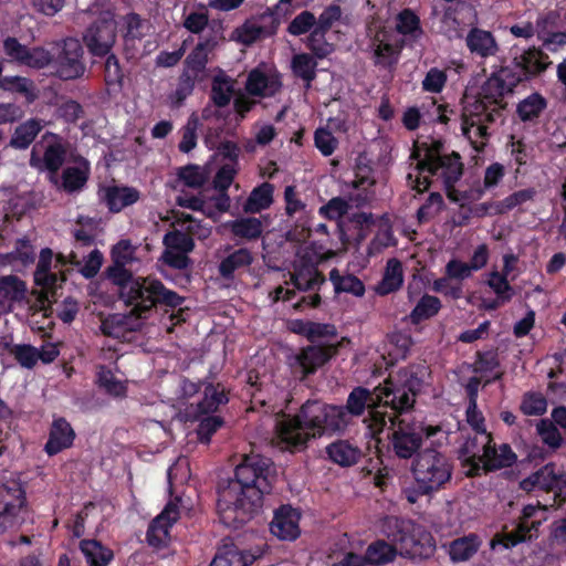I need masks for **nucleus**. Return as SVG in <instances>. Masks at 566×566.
<instances>
[{"instance_id": "nucleus-1", "label": "nucleus", "mask_w": 566, "mask_h": 566, "mask_svg": "<svg viewBox=\"0 0 566 566\" xmlns=\"http://www.w3.org/2000/svg\"><path fill=\"white\" fill-rule=\"evenodd\" d=\"M431 370L426 364H409L389 375L374 390L357 386L348 394L345 406H335L319 400L305 401L295 415H284L275 424L276 436L291 451H301L307 443L328 433L344 432L352 418H365L373 437L387 426L389 407L396 413L413 409L416 398L430 384Z\"/></svg>"}, {"instance_id": "nucleus-2", "label": "nucleus", "mask_w": 566, "mask_h": 566, "mask_svg": "<svg viewBox=\"0 0 566 566\" xmlns=\"http://www.w3.org/2000/svg\"><path fill=\"white\" fill-rule=\"evenodd\" d=\"M276 479L273 461L259 453L244 454L234 475L218 486L217 510L220 522L239 528L249 522L263 505Z\"/></svg>"}, {"instance_id": "nucleus-3", "label": "nucleus", "mask_w": 566, "mask_h": 566, "mask_svg": "<svg viewBox=\"0 0 566 566\" xmlns=\"http://www.w3.org/2000/svg\"><path fill=\"white\" fill-rule=\"evenodd\" d=\"M388 538L370 543L364 554L366 565H385L392 562L398 552L410 559H427L436 551V541L422 525L409 518L388 516L381 527Z\"/></svg>"}, {"instance_id": "nucleus-4", "label": "nucleus", "mask_w": 566, "mask_h": 566, "mask_svg": "<svg viewBox=\"0 0 566 566\" xmlns=\"http://www.w3.org/2000/svg\"><path fill=\"white\" fill-rule=\"evenodd\" d=\"M127 264L119 262L106 269V275L113 284L119 287V296L138 315L150 312L157 305L171 308L180 306L185 297L167 289L161 281L151 277H134L126 269Z\"/></svg>"}, {"instance_id": "nucleus-5", "label": "nucleus", "mask_w": 566, "mask_h": 566, "mask_svg": "<svg viewBox=\"0 0 566 566\" xmlns=\"http://www.w3.org/2000/svg\"><path fill=\"white\" fill-rule=\"evenodd\" d=\"M452 461L436 448L419 451L411 463L413 483L403 489L405 499L415 504L421 496L432 495L450 482Z\"/></svg>"}, {"instance_id": "nucleus-6", "label": "nucleus", "mask_w": 566, "mask_h": 566, "mask_svg": "<svg viewBox=\"0 0 566 566\" xmlns=\"http://www.w3.org/2000/svg\"><path fill=\"white\" fill-rule=\"evenodd\" d=\"M548 55L541 49L531 48L515 56L511 65L493 72L483 83L485 97H504L524 81H530L543 73L548 65Z\"/></svg>"}, {"instance_id": "nucleus-7", "label": "nucleus", "mask_w": 566, "mask_h": 566, "mask_svg": "<svg viewBox=\"0 0 566 566\" xmlns=\"http://www.w3.org/2000/svg\"><path fill=\"white\" fill-rule=\"evenodd\" d=\"M507 103L501 97H485L483 85L473 102L467 103L461 114V130L476 151H483L490 133L488 124L503 117Z\"/></svg>"}, {"instance_id": "nucleus-8", "label": "nucleus", "mask_w": 566, "mask_h": 566, "mask_svg": "<svg viewBox=\"0 0 566 566\" xmlns=\"http://www.w3.org/2000/svg\"><path fill=\"white\" fill-rule=\"evenodd\" d=\"M398 415L387 416V422L391 423V446L395 454L400 459H410L418 453L422 443V437L433 439L432 443L442 447L448 443L450 431L443 424L417 426L398 419Z\"/></svg>"}, {"instance_id": "nucleus-9", "label": "nucleus", "mask_w": 566, "mask_h": 566, "mask_svg": "<svg viewBox=\"0 0 566 566\" xmlns=\"http://www.w3.org/2000/svg\"><path fill=\"white\" fill-rule=\"evenodd\" d=\"M463 163L461 156L457 151H451L447 156L439 158L428 167L417 170V176L408 174L407 180L412 190L423 193L431 186L430 177L441 179L444 187L451 188L461 179L463 175Z\"/></svg>"}, {"instance_id": "nucleus-10", "label": "nucleus", "mask_w": 566, "mask_h": 566, "mask_svg": "<svg viewBox=\"0 0 566 566\" xmlns=\"http://www.w3.org/2000/svg\"><path fill=\"white\" fill-rule=\"evenodd\" d=\"M349 343L350 339L344 336L335 343L312 344L300 348L290 358V367L293 375L300 381H304L337 356L340 348Z\"/></svg>"}, {"instance_id": "nucleus-11", "label": "nucleus", "mask_w": 566, "mask_h": 566, "mask_svg": "<svg viewBox=\"0 0 566 566\" xmlns=\"http://www.w3.org/2000/svg\"><path fill=\"white\" fill-rule=\"evenodd\" d=\"M526 493L543 491L554 494V504L562 506L566 502V471L556 463L548 462L520 482Z\"/></svg>"}, {"instance_id": "nucleus-12", "label": "nucleus", "mask_w": 566, "mask_h": 566, "mask_svg": "<svg viewBox=\"0 0 566 566\" xmlns=\"http://www.w3.org/2000/svg\"><path fill=\"white\" fill-rule=\"evenodd\" d=\"M45 148L42 156H39L35 149L32 150L29 164L39 171H48V180L51 184H57V174L66 160L67 144L57 134L46 132L42 136Z\"/></svg>"}, {"instance_id": "nucleus-13", "label": "nucleus", "mask_w": 566, "mask_h": 566, "mask_svg": "<svg viewBox=\"0 0 566 566\" xmlns=\"http://www.w3.org/2000/svg\"><path fill=\"white\" fill-rule=\"evenodd\" d=\"M53 74L62 81H73L84 76L86 65L82 43L75 38H66L62 42L61 50L49 64Z\"/></svg>"}, {"instance_id": "nucleus-14", "label": "nucleus", "mask_w": 566, "mask_h": 566, "mask_svg": "<svg viewBox=\"0 0 566 566\" xmlns=\"http://www.w3.org/2000/svg\"><path fill=\"white\" fill-rule=\"evenodd\" d=\"M403 46V39H398L395 31L386 27H379L368 44L374 65L389 71L398 64Z\"/></svg>"}, {"instance_id": "nucleus-15", "label": "nucleus", "mask_w": 566, "mask_h": 566, "mask_svg": "<svg viewBox=\"0 0 566 566\" xmlns=\"http://www.w3.org/2000/svg\"><path fill=\"white\" fill-rule=\"evenodd\" d=\"M27 506V494L21 482L10 480L0 485V532L19 526L20 513Z\"/></svg>"}, {"instance_id": "nucleus-16", "label": "nucleus", "mask_w": 566, "mask_h": 566, "mask_svg": "<svg viewBox=\"0 0 566 566\" xmlns=\"http://www.w3.org/2000/svg\"><path fill=\"white\" fill-rule=\"evenodd\" d=\"M2 48L8 61L31 69H44L52 61L50 51L42 46L29 48L20 43L14 36H7L3 40Z\"/></svg>"}, {"instance_id": "nucleus-17", "label": "nucleus", "mask_w": 566, "mask_h": 566, "mask_svg": "<svg viewBox=\"0 0 566 566\" xmlns=\"http://www.w3.org/2000/svg\"><path fill=\"white\" fill-rule=\"evenodd\" d=\"M83 41L88 52L94 56H105L116 41V23L113 19L94 21L83 34Z\"/></svg>"}, {"instance_id": "nucleus-18", "label": "nucleus", "mask_w": 566, "mask_h": 566, "mask_svg": "<svg viewBox=\"0 0 566 566\" xmlns=\"http://www.w3.org/2000/svg\"><path fill=\"white\" fill-rule=\"evenodd\" d=\"M202 398L196 405L187 408L189 418H199L201 415L216 413L221 406L229 402L230 391L222 382L203 380Z\"/></svg>"}, {"instance_id": "nucleus-19", "label": "nucleus", "mask_w": 566, "mask_h": 566, "mask_svg": "<svg viewBox=\"0 0 566 566\" xmlns=\"http://www.w3.org/2000/svg\"><path fill=\"white\" fill-rule=\"evenodd\" d=\"M179 506L168 502L164 510L150 523L146 533L147 543L153 547H161L169 538L170 528L179 520Z\"/></svg>"}, {"instance_id": "nucleus-20", "label": "nucleus", "mask_w": 566, "mask_h": 566, "mask_svg": "<svg viewBox=\"0 0 566 566\" xmlns=\"http://www.w3.org/2000/svg\"><path fill=\"white\" fill-rule=\"evenodd\" d=\"M301 512L290 504H283L274 511L270 523L271 533L282 541H295L300 534Z\"/></svg>"}, {"instance_id": "nucleus-21", "label": "nucleus", "mask_w": 566, "mask_h": 566, "mask_svg": "<svg viewBox=\"0 0 566 566\" xmlns=\"http://www.w3.org/2000/svg\"><path fill=\"white\" fill-rule=\"evenodd\" d=\"M290 275L291 283L301 292L318 291L326 283V279L318 270L317 264L305 256L294 264L293 272Z\"/></svg>"}, {"instance_id": "nucleus-22", "label": "nucleus", "mask_w": 566, "mask_h": 566, "mask_svg": "<svg viewBox=\"0 0 566 566\" xmlns=\"http://www.w3.org/2000/svg\"><path fill=\"white\" fill-rule=\"evenodd\" d=\"M27 283L17 275L0 276V315L13 312L14 307L22 305L27 300Z\"/></svg>"}, {"instance_id": "nucleus-23", "label": "nucleus", "mask_w": 566, "mask_h": 566, "mask_svg": "<svg viewBox=\"0 0 566 566\" xmlns=\"http://www.w3.org/2000/svg\"><path fill=\"white\" fill-rule=\"evenodd\" d=\"M75 166H69L57 176V184H53L57 190L67 195L78 193L85 187L91 175V165L87 159L80 156Z\"/></svg>"}, {"instance_id": "nucleus-24", "label": "nucleus", "mask_w": 566, "mask_h": 566, "mask_svg": "<svg viewBox=\"0 0 566 566\" xmlns=\"http://www.w3.org/2000/svg\"><path fill=\"white\" fill-rule=\"evenodd\" d=\"M482 458H484L483 468L488 472L511 468L517 461V457L511 446L509 443H502L496 447V444L493 443L492 436L482 443Z\"/></svg>"}, {"instance_id": "nucleus-25", "label": "nucleus", "mask_w": 566, "mask_h": 566, "mask_svg": "<svg viewBox=\"0 0 566 566\" xmlns=\"http://www.w3.org/2000/svg\"><path fill=\"white\" fill-rule=\"evenodd\" d=\"M75 431L71 423L64 417L54 418L48 441L44 444V451L52 457L73 446L75 440Z\"/></svg>"}, {"instance_id": "nucleus-26", "label": "nucleus", "mask_w": 566, "mask_h": 566, "mask_svg": "<svg viewBox=\"0 0 566 566\" xmlns=\"http://www.w3.org/2000/svg\"><path fill=\"white\" fill-rule=\"evenodd\" d=\"M260 554L252 553L250 549H241L232 542H223L217 549V553L210 563V566H249Z\"/></svg>"}, {"instance_id": "nucleus-27", "label": "nucleus", "mask_w": 566, "mask_h": 566, "mask_svg": "<svg viewBox=\"0 0 566 566\" xmlns=\"http://www.w3.org/2000/svg\"><path fill=\"white\" fill-rule=\"evenodd\" d=\"M327 458L342 468L357 464L364 455L363 450L349 440L338 439L326 447Z\"/></svg>"}, {"instance_id": "nucleus-28", "label": "nucleus", "mask_w": 566, "mask_h": 566, "mask_svg": "<svg viewBox=\"0 0 566 566\" xmlns=\"http://www.w3.org/2000/svg\"><path fill=\"white\" fill-rule=\"evenodd\" d=\"M140 199V191L128 186H109L105 189L104 200L113 213L136 203Z\"/></svg>"}, {"instance_id": "nucleus-29", "label": "nucleus", "mask_w": 566, "mask_h": 566, "mask_svg": "<svg viewBox=\"0 0 566 566\" xmlns=\"http://www.w3.org/2000/svg\"><path fill=\"white\" fill-rule=\"evenodd\" d=\"M256 24L247 20L241 27L235 29L237 40L243 45L250 46L262 38H270L274 35L279 29V23L275 21L261 22Z\"/></svg>"}, {"instance_id": "nucleus-30", "label": "nucleus", "mask_w": 566, "mask_h": 566, "mask_svg": "<svg viewBox=\"0 0 566 566\" xmlns=\"http://www.w3.org/2000/svg\"><path fill=\"white\" fill-rule=\"evenodd\" d=\"M481 545L480 535L470 533L451 541L448 545V554L453 563L467 562L478 553Z\"/></svg>"}, {"instance_id": "nucleus-31", "label": "nucleus", "mask_w": 566, "mask_h": 566, "mask_svg": "<svg viewBox=\"0 0 566 566\" xmlns=\"http://www.w3.org/2000/svg\"><path fill=\"white\" fill-rule=\"evenodd\" d=\"M44 127L43 119L32 117L19 124L10 138L9 145L19 150L28 149Z\"/></svg>"}, {"instance_id": "nucleus-32", "label": "nucleus", "mask_w": 566, "mask_h": 566, "mask_svg": "<svg viewBox=\"0 0 566 566\" xmlns=\"http://www.w3.org/2000/svg\"><path fill=\"white\" fill-rule=\"evenodd\" d=\"M403 284L402 263L391 258L387 261L382 279L375 286L376 294L380 296L397 292Z\"/></svg>"}, {"instance_id": "nucleus-33", "label": "nucleus", "mask_w": 566, "mask_h": 566, "mask_svg": "<svg viewBox=\"0 0 566 566\" xmlns=\"http://www.w3.org/2000/svg\"><path fill=\"white\" fill-rule=\"evenodd\" d=\"M481 442L479 438L469 437L458 450V458L463 467H469V475L474 476L480 474L481 463L484 464V458L481 453Z\"/></svg>"}, {"instance_id": "nucleus-34", "label": "nucleus", "mask_w": 566, "mask_h": 566, "mask_svg": "<svg viewBox=\"0 0 566 566\" xmlns=\"http://www.w3.org/2000/svg\"><path fill=\"white\" fill-rule=\"evenodd\" d=\"M547 99L538 92H533L516 105V115L523 123H535L547 108Z\"/></svg>"}, {"instance_id": "nucleus-35", "label": "nucleus", "mask_w": 566, "mask_h": 566, "mask_svg": "<svg viewBox=\"0 0 566 566\" xmlns=\"http://www.w3.org/2000/svg\"><path fill=\"white\" fill-rule=\"evenodd\" d=\"M274 186L268 181L256 186L243 203L245 213H260L273 203Z\"/></svg>"}, {"instance_id": "nucleus-36", "label": "nucleus", "mask_w": 566, "mask_h": 566, "mask_svg": "<svg viewBox=\"0 0 566 566\" xmlns=\"http://www.w3.org/2000/svg\"><path fill=\"white\" fill-rule=\"evenodd\" d=\"M467 45L472 53L481 57L494 55L497 51V44L492 33L478 28H473L468 33Z\"/></svg>"}, {"instance_id": "nucleus-37", "label": "nucleus", "mask_w": 566, "mask_h": 566, "mask_svg": "<svg viewBox=\"0 0 566 566\" xmlns=\"http://www.w3.org/2000/svg\"><path fill=\"white\" fill-rule=\"evenodd\" d=\"M226 227L233 237L244 239L247 241L258 240L263 232V224L256 217H242L228 221Z\"/></svg>"}, {"instance_id": "nucleus-38", "label": "nucleus", "mask_w": 566, "mask_h": 566, "mask_svg": "<svg viewBox=\"0 0 566 566\" xmlns=\"http://www.w3.org/2000/svg\"><path fill=\"white\" fill-rule=\"evenodd\" d=\"M80 549L85 556L88 566H108L114 559L113 551L96 539L81 541Z\"/></svg>"}, {"instance_id": "nucleus-39", "label": "nucleus", "mask_w": 566, "mask_h": 566, "mask_svg": "<svg viewBox=\"0 0 566 566\" xmlns=\"http://www.w3.org/2000/svg\"><path fill=\"white\" fill-rule=\"evenodd\" d=\"M253 262V255L247 248H240L226 256L218 266L219 274L226 280H231L237 270L248 268Z\"/></svg>"}, {"instance_id": "nucleus-40", "label": "nucleus", "mask_w": 566, "mask_h": 566, "mask_svg": "<svg viewBox=\"0 0 566 566\" xmlns=\"http://www.w3.org/2000/svg\"><path fill=\"white\" fill-rule=\"evenodd\" d=\"M329 281L333 283L335 294L348 293L357 297L365 294V284L354 274L342 275L338 269L329 272Z\"/></svg>"}, {"instance_id": "nucleus-41", "label": "nucleus", "mask_w": 566, "mask_h": 566, "mask_svg": "<svg viewBox=\"0 0 566 566\" xmlns=\"http://www.w3.org/2000/svg\"><path fill=\"white\" fill-rule=\"evenodd\" d=\"M442 304L439 297L424 294L420 297L416 306L410 312V323L413 325H418L423 321L430 319L439 313Z\"/></svg>"}, {"instance_id": "nucleus-42", "label": "nucleus", "mask_w": 566, "mask_h": 566, "mask_svg": "<svg viewBox=\"0 0 566 566\" xmlns=\"http://www.w3.org/2000/svg\"><path fill=\"white\" fill-rule=\"evenodd\" d=\"M0 90L19 93L25 97L28 103H33L36 98L33 81L20 75L3 76L0 82Z\"/></svg>"}, {"instance_id": "nucleus-43", "label": "nucleus", "mask_w": 566, "mask_h": 566, "mask_svg": "<svg viewBox=\"0 0 566 566\" xmlns=\"http://www.w3.org/2000/svg\"><path fill=\"white\" fill-rule=\"evenodd\" d=\"M233 95V84L231 78L224 74H218L213 77L211 84L210 98L212 103L219 107L229 105Z\"/></svg>"}, {"instance_id": "nucleus-44", "label": "nucleus", "mask_w": 566, "mask_h": 566, "mask_svg": "<svg viewBox=\"0 0 566 566\" xmlns=\"http://www.w3.org/2000/svg\"><path fill=\"white\" fill-rule=\"evenodd\" d=\"M198 421L196 429L197 439L200 443L208 444L212 436L223 426L224 420L214 413L201 415L199 418H191Z\"/></svg>"}, {"instance_id": "nucleus-45", "label": "nucleus", "mask_w": 566, "mask_h": 566, "mask_svg": "<svg viewBox=\"0 0 566 566\" xmlns=\"http://www.w3.org/2000/svg\"><path fill=\"white\" fill-rule=\"evenodd\" d=\"M197 77L191 75L189 71H182L178 77L176 90L169 95L172 108H179L184 102L190 96L195 90Z\"/></svg>"}, {"instance_id": "nucleus-46", "label": "nucleus", "mask_w": 566, "mask_h": 566, "mask_svg": "<svg viewBox=\"0 0 566 566\" xmlns=\"http://www.w3.org/2000/svg\"><path fill=\"white\" fill-rule=\"evenodd\" d=\"M421 148L424 151L422 158H420L419 150L413 151L411 155L413 159H417V165L415 167L416 170L422 167H428V165L432 164V161L448 155L444 153L446 145L442 139H431L430 143H422Z\"/></svg>"}, {"instance_id": "nucleus-47", "label": "nucleus", "mask_w": 566, "mask_h": 566, "mask_svg": "<svg viewBox=\"0 0 566 566\" xmlns=\"http://www.w3.org/2000/svg\"><path fill=\"white\" fill-rule=\"evenodd\" d=\"M104 63V81L108 87L122 90L124 86V71L118 57L114 53H108Z\"/></svg>"}, {"instance_id": "nucleus-48", "label": "nucleus", "mask_w": 566, "mask_h": 566, "mask_svg": "<svg viewBox=\"0 0 566 566\" xmlns=\"http://www.w3.org/2000/svg\"><path fill=\"white\" fill-rule=\"evenodd\" d=\"M316 61L307 53H300L292 59V70L295 76L308 85L316 77Z\"/></svg>"}, {"instance_id": "nucleus-49", "label": "nucleus", "mask_w": 566, "mask_h": 566, "mask_svg": "<svg viewBox=\"0 0 566 566\" xmlns=\"http://www.w3.org/2000/svg\"><path fill=\"white\" fill-rule=\"evenodd\" d=\"M535 196L536 190L534 188H526L514 191L513 193L505 197L503 200L496 202L495 213H506L513 210L514 208L526 203L527 201H532Z\"/></svg>"}, {"instance_id": "nucleus-50", "label": "nucleus", "mask_w": 566, "mask_h": 566, "mask_svg": "<svg viewBox=\"0 0 566 566\" xmlns=\"http://www.w3.org/2000/svg\"><path fill=\"white\" fill-rule=\"evenodd\" d=\"M536 431L543 443L547 446L552 452L560 448L563 437L552 420L541 419L536 424Z\"/></svg>"}, {"instance_id": "nucleus-51", "label": "nucleus", "mask_w": 566, "mask_h": 566, "mask_svg": "<svg viewBox=\"0 0 566 566\" xmlns=\"http://www.w3.org/2000/svg\"><path fill=\"white\" fill-rule=\"evenodd\" d=\"M431 289L433 292L453 301H458L464 296V283L449 279L446 274L439 279H436Z\"/></svg>"}, {"instance_id": "nucleus-52", "label": "nucleus", "mask_w": 566, "mask_h": 566, "mask_svg": "<svg viewBox=\"0 0 566 566\" xmlns=\"http://www.w3.org/2000/svg\"><path fill=\"white\" fill-rule=\"evenodd\" d=\"M396 32L418 36L422 32L419 17L411 9H403L397 15Z\"/></svg>"}, {"instance_id": "nucleus-53", "label": "nucleus", "mask_w": 566, "mask_h": 566, "mask_svg": "<svg viewBox=\"0 0 566 566\" xmlns=\"http://www.w3.org/2000/svg\"><path fill=\"white\" fill-rule=\"evenodd\" d=\"M163 243L171 251L190 253L196 244L192 237L179 230L169 231L165 234Z\"/></svg>"}, {"instance_id": "nucleus-54", "label": "nucleus", "mask_w": 566, "mask_h": 566, "mask_svg": "<svg viewBox=\"0 0 566 566\" xmlns=\"http://www.w3.org/2000/svg\"><path fill=\"white\" fill-rule=\"evenodd\" d=\"M6 349L14 356L15 360L24 368H33L38 360V349L29 344L10 345L6 344Z\"/></svg>"}, {"instance_id": "nucleus-55", "label": "nucleus", "mask_w": 566, "mask_h": 566, "mask_svg": "<svg viewBox=\"0 0 566 566\" xmlns=\"http://www.w3.org/2000/svg\"><path fill=\"white\" fill-rule=\"evenodd\" d=\"M293 2L294 0H279L275 6L266 8V10L259 15V20L261 22L270 21V23L276 20L280 25L281 20L290 17L298 7Z\"/></svg>"}, {"instance_id": "nucleus-56", "label": "nucleus", "mask_w": 566, "mask_h": 566, "mask_svg": "<svg viewBox=\"0 0 566 566\" xmlns=\"http://www.w3.org/2000/svg\"><path fill=\"white\" fill-rule=\"evenodd\" d=\"M9 263L20 262L22 265H29L35 260L34 248L30 240L23 238L18 239L14 245V250L7 253L6 256Z\"/></svg>"}, {"instance_id": "nucleus-57", "label": "nucleus", "mask_w": 566, "mask_h": 566, "mask_svg": "<svg viewBox=\"0 0 566 566\" xmlns=\"http://www.w3.org/2000/svg\"><path fill=\"white\" fill-rule=\"evenodd\" d=\"M209 62V53L201 49V45H196L192 51L187 55L182 71H189L191 75L199 78V76L206 71Z\"/></svg>"}, {"instance_id": "nucleus-58", "label": "nucleus", "mask_w": 566, "mask_h": 566, "mask_svg": "<svg viewBox=\"0 0 566 566\" xmlns=\"http://www.w3.org/2000/svg\"><path fill=\"white\" fill-rule=\"evenodd\" d=\"M177 176L185 186L193 189L201 188L207 181L203 170L198 165L192 164L179 168Z\"/></svg>"}, {"instance_id": "nucleus-59", "label": "nucleus", "mask_w": 566, "mask_h": 566, "mask_svg": "<svg viewBox=\"0 0 566 566\" xmlns=\"http://www.w3.org/2000/svg\"><path fill=\"white\" fill-rule=\"evenodd\" d=\"M520 409L526 416H542L547 410V401L539 392H526Z\"/></svg>"}, {"instance_id": "nucleus-60", "label": "nucleus", "mask_w": 566, "mask_h": 566, "mask_svg": "<svg viewBox=\"0 0 566 566\" xmlns=\"http://www.w3.org/2000/svg\"><path fill=\"white\" fill-rule=\"evenodd\" d=\"M488 285L493 290L502 303L510 302L512 300L514 294L513 287L511 286L507 276L504 274L497 271L491 272Z\"/></svg>"}, {"instance_id": "nucleus-61", "label": "nucleus", "mask_w": 566, "mask_h": 566, "mask_svg": "<svg viewBox=\"0 0 566 566\" xmlns=\"http://www.w3.org/2000/svg\"><path fill=\"white\" fill-rule=\"evenodd\" d=\"M443 198L440 192H431L426 202L417 210L419 223L430 221L443 207Z\"/></svg>"}, {"instance_id": "nucleus-62", "label": "nucleus", "mask_w": 566, "mask_h": 566, "mask_svg": "<svg viewBox=\"0 0 566 566\" xmlns=\"http://www.w3.org/2000/svg\"><path fill=\"white\" fill-rule=\"evenodd\" d=\"M270 84L269 76L264 72L254 69L248 75L245 90L253 96H265Z\"/></svg>"}, {"instance_id": "nucleus-63", "label": "nucleus", "mask_w": 566, "mask_h": 566, "mask_svg": "<svg viewBox=\"0 0 566 566\" xmlns=\"http://www.w3.org/2000/svg\"><path fill=\"white\" fill-rule=\"evenodd\" d=\"M326 33H319L318 30L313 29L307 39V48L311 50L314 56L317 59L327 57L333 51V44L325 40Z\"/></svg>"}, {"instance_id": "nucleus-64", "label": "nucleus", "mask_w": 566, "mask_h": 566, "mask_svg": "<svg viewBox=\"0 0 566 566\" xmlns=\"http://www.w3.org/2000/svg\"><path fill=\"white\" fill-rule=\"evenodd\" d=\"M316 18L311 11H302L289 24L287 32L294 36H300L315 28Z\"/></svg>"}]
</instances>
